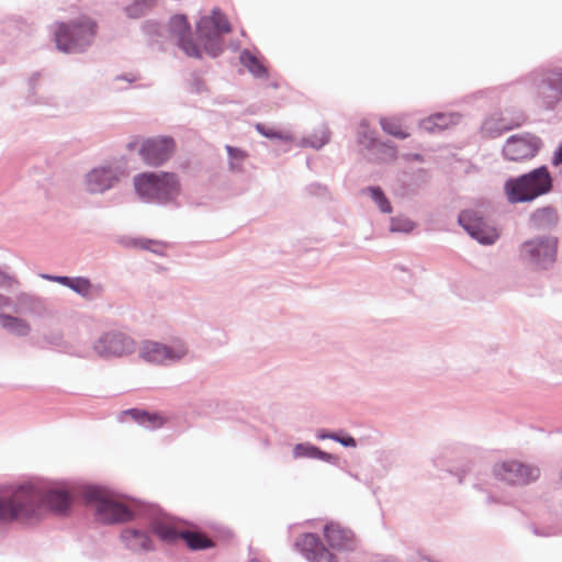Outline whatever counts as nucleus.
<instances>
[{"label":"nucleus","instance_id":"obj_10","mask_svg":"<svg viewBox=\"0 0 562 562\" xmlns=\"http://www.w3.org/2000/svg\"><path fill=\"white\" fill-rule=\"evenodd\" d=\"M92 351L103 360L127 357L135 352L136 341L125 331L109 329L93 341Z\"/></svg>","mask_w":562,"mask_h":562},{"label":"nucleus","instance_id":"obj_30","mask_svg":"<svg viewBox=\"0 0 562 562\" xmlns=\"http://www.w3.org/2000/svg\"><path fill=\"white\" fill-rule=\"evenodd\" d=\"M363 193H368L372 201L376 204L382 213L390 214L393 211L392 204L384 191L379 186H370L362 190Z\"/></svg>","mask_w":562,"mask_h":562},{"label":"nucleus","instance_id":"obj_36","mask_svg":"<svg viewBox=\"0 0 562 562\" xmlns=\"http://www.w3.org/2000/svg\"><path fill=\"white\" fill-rule=\"evenodd\" d=\"M149 10L150 9L147 8L145 4L138 2L137 0H134L133 3L125 8V13L131 19H138L145 15Z\"/></svg>","mask_w":562,"mask_h":562},{"label":"nucleus","instance_id":"obj_26","mask_svg":"<svg viewBox=\"0 0 562 562\" xmlns=\"http://www.w3.org/2000/svg\"><path fill=\"white\" fill-rule=\"evenodd\" d=\"M239 63L257 79H265L269 76L268 68L262 60L247 48L240 52Z\"/></svg>","mask_w":562,"mask_h":562},{"label":"nucleus","instance_id":"obj_38","mask_svg":"<svg viewBox=\"0 0 562 562\" xmlns=\"http://www.w3.org/2000/svg\"><path fill=\"white\" fill-rule=\"evenodd\" d=\"M255 127H256L257 132L260 135L265 136L266 138L278 139V140L286 139V137L280 131L270 128L262 123H257Z\"/></svg>","mask_w":562,"mask_h":562},{"label":"nucleus","instance_id":"obj_45","mask_svg":"<svg viewBox=\"0 0 562 562\" xmlns=\"http://www.w3.org/2000/svg\"><path fill=\"white\" fill-rule=\"evenodd\" d=\"M14 303L15 302L11 297L0 294V310L8 308L13 312Z\"/></svg>","mask_w":562,"mask_h":562},{"label":"nucleus","instance_id":"obj_11","mask_svg":"<svg viewBox=\"0 0 562 562\" xmlns=\"http://www.w3.org/2000/svg\"><path fill=\"white\" fill-rule=\"evenodd\" d=\"M189 352L183 340H175L171 344H162L146 340L139 348V357L145 362L155 366H171L181 361Z\"/></svg>","mask_w":562,"mask_h":562},{"label":"nucleus","instance_id":"obj_19","mask_svg":"<svg viewBox=\"0 0 562 562\" xmlns=\"http://www.w3.org/2000/svg\"><path fill=\"white\" fill-rule=\"evenodd\" d=\"M43 342L37 344L40 348H44L45 346H49L52 348H55L64 353L76 356L79 358H88L90 356V349L87 347H77L67 340H65L64 335L59 330H52L48 333H45L43 335Z\"/></svg>","mask_w":562,"mask_h":562},{"label":"nucleus","instance_id":"obj_37","mask_svg":"<svg viewBox=\"0 0 562 562\" xmlns=\"http://www.w3.org/2000/svg\"><path fill=\"white\" fill-rule=\"evenodd\" d=\"M133 245L137 246L142 249L149 250L154 254H161L162 244L157 240L146 239V238L135 239L133 241Z\"/></svg>","mask_w":562,"mask_h":562},{"label":"nucleus","instance_id":"obj_55","mask_svg":"<svg viewBox=\"0 0 562 562\" xmlns=\"http://www.w3.org/2000/svg\"><path fill=\"white\" fill-rule=\"evenodd\" d=\"M116 80H127L128 82L132 81L131 79H127L126 76H117Z\"/></svg>","mask_w":562,"mask_h":562},{"label":"nucleus","instance_id":"obj_42","mask_svg":"<svg viewBox=\"0 0 562 562\" xmlns=\"http://www.w3.org/2000/svg\"><path fill=\"white\" fill-rule=\"evenodd\" d=\"M531 530L536 536H539V537H552V536L558 535L557 529L552 526L537 527V526L532 525Z\"/></svg>","mask_w":562,"mask_h":562},{"label":"nucleus","instance_id":"obj_27","mask_svg":"<svg viewBox=\"0 0 562 562\" xmlns=\"http://www.w3.org/2000/svg\"><path fill=\"white\" fill-rule=\"evenodd\" d=\"M429 181V175L425 169H417L406 180H403V195H414Z\"/></svg>","mask_w":562,"mask_h":562},{"label":"nucleus","instance_id":"obj_23","mask_svg":"<svg viewBox=\"0 0 562 562\" xmlns=\"http://www.w3.org/2000/svg\"><path fill=\"white\" fill-rule=\"evenodd\" d=\"M519 126V123H510L505 116L493 114L485 119L482 124L481 132L483 136L488 138H496L503 133Z\"/></svg>","mask_w":562,"mask_h":562},{"label":"nucleus","instance_id":"obj_56","mask_svg":"<svg viewBox=\"0 0 562 562\" xmlns=\"http://www.w3.org/2000/svg\"><path fill=\"white\" fill-rule=\"evenodd\" d=\"M487 502H488V503H493V502H495V498H494L493 496H491V495H490V496H487Z\"/></svg>","mask_w":562,"mask_h":562},{"label":"nucleus","instance_id":"obj_29","mask_svg":"<svg viewBox=\"0 0 562 562\" xmlns=\"http://www.w3.org/2000/svg\"><path fill=\"white\" fill-rule=\"evenodd\" d=\"M369 153L375 156L378 160L389 161L396 158L397 148L391 140L382 142L378 139L376 144H374V146L372 147L371 150H369Z\"/></svg>","mask_w":562,"mask_h":562},{"label":"nucleus","instance_id":"obj_28","mask_svg":"<svg viewBox=\"0 0 562 562\" xmlns=\"http://www.w3.org/2000/svg\"><path fill=\"white\" fill-rule=\"evenodd\" d=\"M405 115H394V116H382L380 117V125L383 132L389 135H392L398 139H406L409 134L403 130V121Z\"/></svg>","mask_w":562,"mask_h":562},{"label":"nucleus","instance_id":"obj_58","mask_svg":"<svg viewBox=\"0 0 562 562\" xmlns=\"http://www.w3.org/2000/svg\"><path fill=\"white\" fill-rule=\"evenodd\" d=\"M352 477L356 479V480H359L357 474H352Z\"/></svg>","mask_w":562,"mask_h":562},{"label":"nucleus","instance_id":"obj_47","mask_svg":"<svg viewBox=\"0 0 562 562\" xmlns=\"http://www.w3.org/2000/svg\"><path fill=\"white\" fill-rule=\"evenodd\" d=\"M562 164V143L558 146V148L553 153L552 165L559 166Z\"/></svg>","mask_w":562,"mask_h":562},{"label":"nucleus","instance_id":"obj_17","mask_svg":"<svg viewBox=\"0 0 562 562\" xmlns=\"http://www.w3.org/2000/svg\"><path fill=\"white\" fill-rule=\"evenodd\" d=\"M323 532L327 544L334 550L353 552L359 548V540L353 531L338 522H327L323 528Z\"/></svg>","mask_w":562,"mask_h":562},{"label":"nucleus","instance_id":"obj_6","mask_svg":"<svg viewBox=\"0 0 562 562\" xmlns=\"http://www.w3.org/2000/svg\"><path fill=\"white\" fill-rule=\"evenodd\" d=\"M528 78L536 105L546 111H554L562 101V67L539 68L530 72Z\"/></svg>","mask_w":562,"mask_h":562},{"label":"nucleus","instance_id":"obj_34","mask_svg":"<svg viewBox=\"0 0 562 562\" xmlns=\"http://www.w3.org/2000/svg\"><path fill=\"white\" fill-rule=\"evenodd\" d=\"M434 119L437 121V127L441 132L450 125L457 124L460 120V115L458 113L438 112L434 114Z\"/></svg>","mask_w":562,"mask_h":562},{"label":"nucleus","instance_id":"obj_41","mask_svg":"<svg viewBox=\"0 0 562 562\" xmlns=\"http://www.w3.org/2000/svg\"><path fill=\"white\" fill-rule=\"evenodd\" d=\"M419 127L424 130L427 133H437L440 132L437 127V121L434 119V114L429 115L428 117L422 120L419 122Z\"/></svg>","mask_w":562,"mask_h":562},{"label":"nucleus","instance_id":"obj_35","mask_svg":"<svg viewBox=\"0 0 562 562\" xmlns=\"http://www.w3.org/2000/svg\"><path fill=\"white\" fill-rule=\"evenodd\" d=\"M225 148L229 158L231 170H240V165L236 164L235 160H244V158L246 157L245 151L231 145H226Z\"/></svg>","mask_w":562,"mask_h":562},{"label":"nucleus","instance_id":"obj_49","mask_svg":"<svg viewBox=\"0 0 562 562\" xmlns=\"http://www.w3.org/2000/svg\"><path fill=\"white\" fill-rule=\"evenodd\" d=\"M72 277L57 276L56 283H59L69 289Z\"/></svg>","mask_w":562,"mask_h":562},{"label":"nucleus","instance_id":"obj_3","mask_svg":"<svg viewBox=\"0 0 562 562\" xmlns=\"http://www.w3.org/2000/svg\"><path fill=\"white\" fill-rule=\"evenodd\" d=\"M137 196L145 203L179 209L181 184L173 172L151 171L134 177Z\"/></svg>","mask_w":562,"mask_h":562},{"label":"nucleus","instance_id":"obj_13","mask_svg":"<svg viewBox=\"0 0 562 562\" xmlns=\"http://www.w3.org/2000/svg\"><path fill=\"white\" fill-rule=\"evenodd\" d=\"M542 147L539 136L525 132L509 136L502 149L505 159L522 161L532 159Z\"/></svg>","mask_w":562,"mask_h":562},{"label":"nucleus","instance_id":"obj_51","mask_svg":"<svg viewBox=\"0 0 562 562\" xmlns=\"http://www.w3.org/2000/svg\"><path fill=\"white\" fill-rule=\"evenodd\" d=\"M38 78H40V74L38 72L33 74L32 77L30 78L29 85H30L31 90L35 89V85H36Z\"/></svg>","mask_w":562,"mask_h":562},{"label":"nucleus","instance_id":"obj_40","mask_svg":"<svg viewBox=\"0 0 562 562\" xmlns=\"http://www.w3.org/2000/svg\"><path fill=\"white\" fill-rule=\"evenodd\" d=\"M335 440L336 442L340 443L341 446L346 448H356L357 447V440L350 436L349 434H346L342 430L336 431Z\"/></svg>","mask_w":562,"mask_h":562},{"label":"nucleus","instance_id":"obj_15","mask_svg":"<svg viewBox=\"0 0 562 562\" xmlns=\"http://www.w3.org/2000/svg\"><path fill=\"white\" fill-rule=\"evenodd\" d=\"M168 31L176 38L177 46L189 57L202 58V50L192 38L190 23L184 14L172 15L168 23Z\"/></svg>","mask_w":562,"mask_h":562},{"label":"nucleus","instance_id":"obj_7","mask_svg":"<svg viewBox=\"0 0 562 562\" xmlns=\"http://www.w3.org/2000/svg\"><path fill=\"white\" fill-rule=\"evenodd\" d=\"M558 244L553 235L536 236L519 246V259L532 271L550 270L557 261Z\"/></svg>","mask_w":562,"mask_h":562},{"label":"nucleus","instance_id":"obj_57","mask_svg":"<svg viewBox=\"0 0 562 562\" xmlns=\"http://www.w3.org/2000/svg\"><path fill=\"white\" fill-rule=\"evenodd\" d=\"M200 83H201V82H200V80H196V91H198V92H200V91H201V89H200Z\"/></svg>","mask_w":562,"mask_h":562},{"label":"nucleus","instance_id":"obj_43","mask_svg":"<svg viewBox=\"0 0 562 562\" xmlns=\"http://www.w3.org/2000/svg\"><path fill=\"white\" fill-rule=\"evenodd\" d=\"M14 282V278L0 270V288H11Z\"/></svg>","mask_w":562,"mask_h":562},{"label":"nucleus","instance_id":"obj_16","mask_svg":"<svg viewBox=\"0 0 562 562\" xmlns=\"http://www.w3.org/2000/svg\"><path fill=\"white\" fill-rule=\"evenodd\" d=\"M295 547L308 562H337V557L325 547L316 533L301 535L295 540Z\"/></svg>","mask_w":562,"mask_h":562},{"label":"nucleus","instance_id":"obj_20","mask_svg":"<svg viewBox=\"0 0 562 562\" xmlns=\"http://www.w3.org/2000/svg\"><path fill=\"white\" fill-rule=\"evenodd\" d=\"M292 457L299 459H317L329 464H337L339 458L333 453L323 451L319 447L311 442H300L294 445Z\"/></svg>","mask_w":562,"mask_h":562},{"label":"nucleus","instance_id":"obj_1","mask_svg":"<svg viewBox=\"0 0 562 562\" xmlns=\"http://www.w3.org/2000/svg\"><path fill=\"white\" fill-rule=\"evenodd\" d=\"M79 495L93 508L95 521L102 525L133 521L121 532L124 547L133 553L145 554L155 551V536L167 544L182 540L193 551L214 546L213 540L203 532L180 528L173 517L156 505L124 499L97 485L82 486Z\"/></svg>","mask_w":562,"mask_h":562},{"label":"nucleus","instance_id":"obj_32","mask_svg":"<svg viewBox=\"0 0 562 562\" xmlns=\"http://www.w3.org/2000/svg\"><path fill=\"white\" fill-rule=\"evenodd\" d=\"M416 227V223L406 216L400 215L391 217L390 231L392 233L408 234Z\"/></svg>","mask_w":562,"mask_h":562},{"label":"nucleus","instance_id":"obj_22","mask_svg":"<svg viewBox=\"0 0 562 562\" xmlns=\"http://www.w3.org/2000/svg\"><path fill=\"white\" fill-rule=\"evenodd\" d=\"M123 416H130L136 424L147 429H157L165 424V418L159 413H150L142 408H128L121 413Z\"/></svg>","mask_w":562,"mask_h":562},{"label":"nucleus","instance_id":"obj_54","mask_svg":"<svg viewBox=\"0 0 562 562\" xmlns=\"http://www.w3.org/2000/svg\"><path fill=\"white\" fill-rule=\"evenodd\" d=\"M137 1L145 4L149 9H151L156 2V0H137Z\"/></svg>","mask_w":562,"mask_h":562},{"label":"nucleus","instance_id":"obj_14","mask_svg":"<svg viewBox=\"0 0 562 562\" xmlns=\"http://www.w3.org/2000/svg\"><path fill=\"white\" fill-rule=\"evenodd\" d=\"M175 148V139L170 136L149 137L142 142L138 155L145 165L158 167L172 156Z\"/></svg>","mask_w":562,"mask_h":562},{"label":"nucleus","instance_id":"obj_2","mask_svg":"<svg viewBox=\"0 0 562 562\" xmlns=\"http://www.w3.org/2000/svg\"><path fill=\"white\" fill-rule=\"evenodd\" d=\"M74 494L63 485L41 491L32 484H22L9 495L0 496V522H12L36 517L46 507L56 514L70 510Z\"/></svg>","mask_w":562,"mask_h":562},{"label":"nucleus","instance_id":"obj_18","mask_svg":"<svg viewBox=\"0 0 562 562\" xmlns=\"http://www.w3.org/2000/svg\"><path fill=\"white\" fill-rule=\"evenodd\" d=\"M120 181V173L116 168L102 166L93 168L86 175V189L89 193H103Z\"/></svg>","mask_w":562,"mask_h":562},{"label":"nucleus","instance_id":"obj_25","mask_svg":"<svg viewBox=\"0 0 562 562\" xmlns=\"http://www.w3.org/2000/svg\"><path fill=\"white\" fill-rule=\"evenodd\" d=\"M0 325L5 331L16 337H26L32 330L27 321L5 313H0Z\"/></svg>","mask_w":562,"mask_h":562},{"label":"nucleus","instance_id":"obj_31","mask_svg":"<svg viewBox=\"0 0 562 562\" xmlns=\"http://www.w3.org/2000/svg\"><path fill=\"white\" fill-rule=\"evenodd\" d=\"M357 140L359 145L364 147L368 151L376 144L378 138L374 136V132L370 130L366 120L361 121L359 124Z\"/></svg>","mask_w":562,"mask_h":562},{"label":"nucleus","instance_id":"obj_48","mask_svg":"<svg viewBox=\"0 0 562 562\" xmlns=\"http://www.w3.org/2000/svg\"><path fill=\"white\" fill-rule=\"evenodd\" d=\"M307 189L312 194H321V192L326 191V188L319 183H313Z\"/></svg>","mask_w":562,"mask_h":562},{"label":"nucleus","instance_id":"obj_4","mask_svg":"<svg viewBox=\"0 0 562 562\" xmlns=\"http://www.w3.org/2000/svg\"><path fill=\"white\" fill-rule=\"evenodd\" d=\"M97 29V22L87 15L61 22L55 32L56 46L69 54L83 53L92 44Z\"/></svg>","mask_w":562,"mask_h":562},{"label":"nucleus","instance_id":"obj_5","mask_svg":"<svg viewBox=\"0 0 562 562\" xmlns=\"http://www.w3.org/2000/svg\"><path fill=\"white\" fill-rule=\"evenodd\" d=\"M510 203L530 202L552 189V178L547 166H540L530 172L509 178L504 186Z\"/></svg>","mask_w":562,"mask_h":562},{"label":"nucleus","instance_id":"obj_33","mask_svg":"<svg viewBox=\"0 0 562 562\" xmlns=\"http://www.w3.org/2000/svg\"><path fill=\"white\" fill-rule=\"evenodd\" d=\"M142 31L151 42H157L164 36L165 26L155 20H147L143 22Z\"/></svg>","mask_w":562,"mask_h":562},{"label":"nucleus","instance_id":"obj_46","mask_svg":"<svg viewBox=\"0 0 562 562\" xmlns=\"http://www.w3.org/2000/svg\"><path fill=\"white\" fill-rule=\"evenodd\" d=\"M553 215H554V211L552 207H544V209L538 210L533 214V217L536 220H538L539 217H552Z\"/></svg>","mask_w":562,"mask_h":562},{"label":"nucleus","instance_id":"obj_21","mask_svg":"<svg viewBox=\"0 0 562 562\" xmlns=\"http://www.w3.org/2000/svg\"><path fill=\"white\" fill-rule=\"evenodd\" d=\"M69 289L87 301H94L104 292V286L101 283H92L86 277H72Z\"/></svg>","mask_w":562,"mask_h":562},{"label":"nucleus","instance_id":"obj_8","mask_svg":"<svg viewBox=\"0 0 562 562\" xmlns=\"http://www.w3.org/2000/svg\"><path fill=\"white\" fill-rule=\"evenodd\" d=\"M231 31V23L218 8H214L211 15L202 16L196 23L198 38L203 44L205 53L212 58L218 57L224 52L223 34Z\"/></svg>","mask_w":562,"mask_h":562},{"label":"nucleus","instance_id":"obj_9","mask_svg":"<svg viewBox=\"0 0 562 562\" xmlns=\"http://www.w3.org/2000/svg\"><path fill=\"white\" fill-rule=\"evenodd\" d=\"M458 224L481 245H493L499 237L493 220L481 207L462 210L458 215Z\"/></svg>","mask_w":562,"mask_h":562},{"label":"nucleus","instance_id":"obj_53","mask_svg":"<svg viewBox=\"0 0 562 562\" xmlns=\"http://www.w3.org/2000/svg\"><path fill=\"white\" fill-rule=\"evenodd\" d=\"M41 278H43L44 280L56 282L57 276L43 273V274H41Z\"/></svg>","mask_w":562,"mask_h":562},{"label":"nucleus","instance_id":"obj_52","mask_svg":"<svg viewBox=\"0 0 562 562\" xmlns=\"http://www.w3.org/2000/svg\"><path fill=\"white\" fill-rule=\"evenodd\" d=\"M249 551L250 557L247 560V562H261L257 557V552H254L251 548L249 549Z\"/></svg>","mask_w":562,"mask_h":562},{"label":"nucleus","instance_id":"obj_39","mask_svg":"<svg viewBox=\"0 0 562 562\" xmlns=\"http://www.w3.org/2000/svg\"><path fill=\"white\" fill-rule=\"evenodd\" d=\"M329 142L328 135L323 132L321 136L313 135L303 139V146H308L314 149H321L324 145Z\"/></svg>","mask_w":562,"mask_h":562},{"label":"nucleus","instance_id":"obj_44","mask_svg":"<svg viewBox=\"0 0 562 562\" xmlns=\"http://www.w3.org/2000/svg\"><path fill=\"white\" fill-rule=\"evenodd\" d=\"M336 431H328L326 429H318L316 431V438L318 440H325V439H330V440H335V437H336Z\"/></svg>","mask_w":562,"mask_h":562},{"label":"nucleus","instance_id":"obj_24","mask_svg":"<svg viewBox=\"0 0 562 562\" xmlns=\"http://www.w3.org/2000/svg\"><path fill=\"white\" fill-rule=\"evenodd\" d=\"M45 311L43 301L34 295L22 293L16 296L13 312L16 314H30L41 316Z\"/></svg>","mask_w":562,"mask_h":562},{"label":"nucleus","instance_id":"obj_12","mask_svg":"<svg viewBox=\"0 0 562 562\" xmlns=\"http://www.w3.org/2000/svg\"><path fill=\"white\" fill-rule=\"evenodd\" d=\"M495 477L508 485L524 486L537 481L540 469L516 460L496 463L493 468Z\"/></svg>","mask_w":562,"mask_h":562},{"label":"nucleus","instance_id":"obj_50","mask_svg":"<svg viewBox=\"0 0 562 562\" xmlns=\"http://www.w3.org/2000/svg\"><path fill=\"white\" fill-rule=\"evenodd\" d=\"M140 144H142V143H139V138H138V137H135L133 140H131V142H128V143H127L126 148H127L128 150H131V151H132V150H135V149H137V150H138V149H139V147H140Z\"/></svg>","mask_w":562,"mask_h":562}]
</instances>
